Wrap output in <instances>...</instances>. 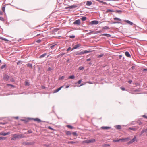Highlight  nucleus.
<instances>
[{
  "label": "nucleus",
  "mask_w": 147,
  "mask_h": 147,
  "mask_svg": "<svg viewBox=\"0 0 147 147\" xmlns=\"http://www.w3.org/2000/svg\"><path fill=\"white\" fill-rule=\"evenodd\" d=\"M14 135L16 136L17 138L21 139L25 137L24 135L23 134H14Z\"/></svg>",
  "instance_id": "f257e3e1"
},
{
  "label": "nucleus",
  "mask_w": 147,
  "mask_h": 147,
  "mask_svg": "<svg viewBox=\"0 0 147 147\" xmlns=\"http://www.w3.org/2000/svg\"><path fill=\"white\" fill-rule=\"evenodd\" d=\"M96 141L94 139H92L90 140H86L84 141V142L86 143H94Z\"/></svg>",
  "instance_id": "f03ea898"
},
{
  "label": "nucleus",
  "mask_w": 147,
  "mask_h": 147,
  "mask_svg": "<svg viewBox=\"0 0 147 147\" xmlns=\"http://www.w3.org/2000/svg\"><path fill=\"white\" fill-rule=\"evenodd\" d=\"M98 23L99 22L98 20H93L90 22V25L91 26L96 25L98 24Z\"/></svg>",
  "instance_id": "7ed1b4c3"
},
{
  "label": "nucleus",
  "mask_w": 147,
  "mask_h": 147,
  "mask_svg": "<svg viewBox=\"0 0 147 147\" xmlns=\"http://www.w3.org/2000/svg\"><path fill=\"white\" fill-rule=\"evenodd\" d=\"M35 141L26 142H25V144L26 145H33L35 143Z\"/></svg>",
  "instance_id": "20e7f679"
},
{
  "label": "nucleus",
  "mask_w": 147,
  "mask_h": 147,
  "mask_svg": "<svg viewBox=\"0 0 147 147\" xmlns=\"http://www.w3.org/2000/svg\"><path fill=\"white\" fill-rule=\"evenodd\" d=\"M10 78V76L8 75L5 74L4 75L3 79L5 81H7L9 80V78Z\"/></svg>",
  "instance_id": "39448f33"
},
{
  "label": "nucleus",
  "mask_w": 147,
  "mask_h": 147,
  "mask_svg": "<svg viewBox=\"0 0 147 147\" xmlns=\"http://www.w3.org/2000/svg\"><path fill=\"white\" fill-rule=\"evenodd\" d=\"M31 119L34 120L35 121H36L38 123H39L40 122H45V121H44L41 120L40 119H39L38 118H31Z\"/></svg>",
  "instance_id": "423d86ee"
},
{
  "label": "nucleus",
  "mask_w": 147,
  "mask_h": 147,
  "mask_svg": "<svg viewBox=\"0 0 147 147\" xmlns=\"http://www.w3.org/2000/svg\"><path fill=\"white\" fill-rule=\"evenodd\" d=\"M137 140L136 139V136H134V138L131 139V140L128 142V144H131L132 143L135 141H137Z\"/></svg>",
  "instance_id": "0eeeda50"
},
{
  "label": "nucleus",
  "mask_w": 147,
  "mask_h": 147,
  "mask_svg": "<svg viewBox=\"0 0 147 147\" xmlns=\"http://www.w3.org/2000/svg\"><path fill=\"white\" fill-rule=\"evenodd\" d=\"M128 138H122L121 139H118V140H113V142H119L120 141H123V140H125V141H126L127 139Z\"/></svg>",
  "instance_id": "6e6552de"
},
{
  "label": "nucleus",
  "mask_w": 147,
  "mask_h": 147,
  "mask_svg": "<svg viewBox=\"0 0 147 147\" xmlns=\"http://www.w3.org/2000/svg\"><path fill=\"white\" fill-rule=\"evenodd\" d=\"M11 132L10 131H9L6 133L4 131H2L0 133V135L5 136L9 134Z\"/></svg>",
  "instance_id": "1a4fd4ad"
},
{
  "label": "nucleus",
  "mask_w": 147,
  "mask_h": 147,
  "mask_svg": "<svg viewBox=\"0 0 147 147\" xmlns=\"http://www.w3.org/2000/svg\"><path fill=\"white\" fill-rule=\"evenodd\" d=\"M63 86H61L55 90L53 91V93H55L58 92L62 88Z\"/></svg>",
  "instance_id": "9d476101"
},
{
  "label": "nucleus",
  "mask_w": 147,
  "mask_h": 147,
  "mask_svg": "<svg viewBox=\"0 0 147 147\" xmlns=\"http://www.w3.org/2000/svg\"><path fill=\"white\" fill-rule=\"evenodd\" d=\"M31 120V118H27L26 119H21V121H24L25 123H26L29 121V120Z\"/></svg>",
  "instance_id": "9b49d317"
},
{
  "label": "nucleus",
  "mask_w": 147,
  "mask_h": 147,
  "mask_svg": "<svg viewBox=\"0 0 147 147\" xmlns=\"http://www.w3.org/2000/svg\"><path fill=\"white\" fill-rule=\"evenodd\" d=\"M74 24H76L78 25H80V19H78L75 20L73 23Z\"/></svg>",
  "instance_id": "f8f14e48"
},
{
  "label": "nucleus",
  "mask_w": 147,
  "mask_h": 147,
  "mask_svg": "<svg viewBox=\"0 0 147 147\" xmlns=\"http://www.w3.org/2000/svg\"><path fill=\"white\" fill-rule=\"evenodd\" d=\"M77 7V6L76 5H73L71 6H69L68 7H66L65 8V9H67L68 8L70 9H74L76 8Z\"/></svg>",
  "instance_id": "ddd939ff"
},
{
  "label": "nucleus",
  "mask_w": 147,
  "mask_h": 147,
  "mask_svg": "<svg viewBox=\"0 0 147 147\" xmlns=\"http://www.w3.org/2000/svg\"><path fill=\"white\" fill-rule=\"evenodd\" d=\"M82 53L83 54H86L88 53H91L92 52V50H83L82 51Z\"/></svg>",
  "instance_id": "4468645a"
},
{
  "label": "nucleus",
  "mask_w": 147,
  "mask_h": 147,
  "mask_svg": "<svg viewBox=\"0 0 147 147\" xmlns=\"http://www.w3.org/2000/svg\"><path fill=\"white\" fill-rule=\"evenodd\" d=\"M111 127L109 126H102L101 127V128L103 129L107 130L111 128Z\"/></svg>",
  "instance_id": "2eb2a0df"
},
{
  "label": "nucleus",
  "mask_w": 147,
  "mask_h": 147,
  "mask_svg": "<svg viewBox=\"0 0 147 147\" xmlns=\"http://www.w3.org/2000/svg\"><path fill=\"white\" fill-rule=\"evenodd\" d=\"M101 36H107V37H109L111 36V35L107 33H104L102 34Z\"/></svg>",
  "instance_id": "dca6fc26"
},
{
  "label": "nucleus",
  "mask_w": 147,
  "mask_h": 147,
  "mask_svg": "<svg viewBox=\"0 0 147 147\" xmlns=\"http://www.w3.org/2000/svg\"><path fill=\"white\" fill-rule=\"evenodd\" d=\"M147 132V128L145 129H143L141 131V133L140 134V136H141L142 134L145 132Z\"/></svg>",
  "instance_id": "f3484780"
},
{
  "label": "nucleus",
  "mask_w": 147,
  "mask_h": 147,
  "mask_svg": "<svg viewBox=\"0 0 147 147\" xmlns=\"http://www.w3.org/2000/svg\"><path fill=\"white\" fill-rule=\"evenodd\" d=\"M124 21L127 23L129 24L130 25H132L133 24L132 22L128 20H125Z\"/></svg>",
  "instance_id": "a211bd4d"
},
{
  "label": "nucleus",
  "mask_w": 147,
  "mask_h": 147,
  "mask_svg": "<svg viewBox=\"0 0 147 147\" xmlns=\"http://www.w3.org/2000/svg\"><path fill=\"white\" fill-rule=\"evenodd\" d=\"M75 55H83L82 51L80 52L79 51H78L76 52L75 53Z\"/></svg>",
  "instance_id": "6ab92c4d"
},
{
  "label": "nucleus",
  "mask_w": 147,
  "mask_h": 147,
  "mask_svg": "<svg viewBox=\"0 0 147 147\" xmlns=\"http://www.w3.org/2000/svg\"><path fill=\"white\" fill-rule=\"evenodd\" d=\"M27 67L30 68L31 69L33 68L32 64L28 63L26 65Z\"/></svg>",
  "instance_id": "aec40b11"
},
{
  "label": "nucleus",
  "mask_w": 147,
  "mask_h": 147,
  "mask_svg": "<svg viewBox=\"0 0 147 147\" xmlns=\"http://www.w3.org/2000/svg\"><path fill=\"white\" fill-rule=\"evenodd\" d=\"M65 133L68 136H69L71 135V132L70 131H65Z\"/></svg>",
  "instance_id": "412c9836"
},
{
  "label": "nucleus",
  "mask_w": 147,
  "mask_h": 147,
  "mask_svg": "<svg viewBox=\"0 0 147 147\" xmlns=\"http://www.w3.org/2000/svg\"><path fill=\"white\" fill-rule=\"evenodd\" d=\"M125 55L128 57H131L130 54L128 51H126L125 53Z\"/></svg>",
  "instance_id": "4be33fe9"
},
{
  "label": "nucleus",
  "mask_w": 147,
  "mask_h": 147,
  "mask_svg": "<svg viewBox=\"0 0 147 147\" xmlns=\"http://www.w3.org/2000/svg\"><path fill=\"white\" fill-rule=\"evenodd\" d=\"M115 128L118 129L119 130L121 129V126L120 125H116L115 126Z\"/></svg>",
  "instance_id": "5701e85b"
},
{
  "label": "nucleus",
  "mask_w": 147,
  "mask_h": 147,
  "mask_svg": "<svg viewBox=\"0 0 147 147\" xmlns=\"http://www.w3.org/2000/svg\"><path fill=\"white\" fill-rule=\"evenodd\" d=\"M75 78V76L74 75H70L68 76V78L69 79H74Z\"/></svg>",
  "instance_id": "b1692460"
},
{
  "label": "nucleus",
  "mask_w": 147,
  "mask_h": 147,
  "mask_svg": "<svg viewBox=\"0 0 147 147\" xmlns=\"http://www.w3.org/2000/svg\"><path fill=\"white\" fill-rule=\"evenodd\" d=\"M86 4L87 6H90L92 4V2L91 1H88L86 2Z\"/></svg>",
  "instance_id": "393cba45"
},
{
  "label": "nucleus",
  "mask_w": 147,
  "mask_h": 147,
  "mask_svg": "<svg viewBox=\"0 0 147 147\" xmlns=\"http://www.w3.org/2000/svg\"><path fill=\"white\" fill-rule=\"evenodd\" d=\"M96 1L102 3L104 5H107V3L106 2H104L102 1V0H96Z\"/></svg>",
  "instance_id": "a878e982"
},
{
  "label": "nucleus",
  "mask_w": 147,
  "mask_h": 147,
  "mask_svg": "<svg viewBox=\"0 0 147 147\" xmlns=\"http://www.w3.org/2000/svg\"><path fill=\"white\" fill-rule=\"evenodd\" d=\"M47 53H44L42 54V55H40L39 57V58H42L43 57H45L47 55Z\"/></svg>",
  "instance_id": "bb28decb"
},
{
  "label": "nucleus",
  "mask_w": 147,
  "mask_h": 147,
  "mask_svg": "<svg viewBox=\"0 0 147 147\" xmlns=\"http://www.w3.org/2000/svg\"><path fill=\"white\" fill-rule=\"evenodd\" d=\"M115 11L113 10H112V9H108L105 12L106 13H107L108 12H115Z\"/></svg>",
  "instance_id": "cd10ccee"
},
{
  "label": "nucleus",
  "mask_w": 147,
  "mask_h": 147,
  "mask_svg": "<svg viewBox=\"0 0 147 147\" xmlns=\"http://www.w3.org/2000/svg\"><path fill=\"white\" fill-rule=\"evenodd\" d=\"M86 19H87V17L86 16H84L82 17L81 18L82 20L83 21H85V20H86Z\"/></svg>",
  "instance_id": "c85d7f7f"
},
{
  "label": "nucleus",
  "mask_w": 147,
  "mask_h": 147,
  "mask_svg": "<svg viewBox=\"0 0 147 147\" xmlns=\"http://www.w3.org/2000/svg\"><path fill=\"white\" fill-rule=\"evenodd\" d=\"M115 12L116 13L121 14V13L122 12V11L120 10H116L115 11Z\"/></svg>",
  "instance_id": "c756f323"
},
{
  "label": "nucleus",
  "mask_w": 147,
  "mask_h": 147,
  "mask_svg": "<svg viewBox=\"0 0 147 147\" xmlns=\"http://www.w3.org/2000/svg\"><path fill=\"white\" fill-rule=\"evenodd\" d=\"M13 137L11 139V140L12 141H15L16 139H17L16 138V136H15L14 134L13 135Z\"/></svg>",
  "instance_id": "7c9ffc66"
},
{
  "label": "nucleus",
  "mask_w": 147,
  "mask_h": 147,
  "mask_svg": "<svg viewBox=\"0 0 147 147\" xmlns=\"http://www.w3.org/2000/svg\"><path fill=\"white\" fill-rule=\"evenodd\" d=\"M81 46V45L80 44H78L76 45H75V46L74 47H75V48H76V49H77L78 48V47H79Z\"/></svg>",
  "instance_id": "2f4dec72"
},
{
  "label": "nucleus",
  "mask_w": 147,
  "mask_h": 147,
  "mask_svg": "<svg viewBox=\"0 0 147 147\" xmlns=\"http://www.w3.org/2000/svg\"><path fill=\"white\" fill-rule=\"evenodd\" d=\"M128 129L129 130H132L134 131H136L137 130L136 129L132 127H129L128 128Z\"/></svg>",
  "instance_id": "473e14b6"
},
{
  "label": "nucleus",
  "mask_w": 147,
  "mask_h": 147,
  "mask_svg": "<svg viewBox=\"0 0 147 147\" xmlns=\"http://www.w3.org/2000/svg\"><path fill=\"white\" fill-rule=\"evenodd\" d=\"M109 29V27L107 26H105L102 27V30H108Z\"/></svg>",
  "instance_id": "72a5a7b5"
},
{
  "label": "nucleus",
  "mask_w": 147,
  "mask_h": 147,
  "mask_svg": "<svg viewBox=\"0 0 147 147\" xmlns=\"http://www.w3.org/2000/svg\"><path fill=\"white\" fill-rule=\"evenodd\" d=\"M114 19L115 20H117V21H121V19L117 17H116L114 18Z\"/></svg>",
  "instance_id": "f704fd0d"
},
{
  "label": "nucleus",
  "mask_w": 147,
  "mask_h": 147,
  "mask_svg": "<svg viewBox=\"0 0 147 147\" xmlns=\"http://www.w3.org/2000/svg\"><path fill=\"white\" fill-rule=\"evenodd\" d=\"M59 30V29L58 28H54L52 32H55Z\"/></svg>",
  "instance_id": "c9c22d12"
},
{
  "label": "nucleus",
  "mask_w": 147,
  "mask_h": 147,
  "mask_svg": "<svg viewBox=\"0 0 147 147\" xmlns=\"http://www.w3.org/2000/svg\"><path fill=\"white\" fill-rule=\"evenodd\" d=\"M102 31H103L102 30H98V31H97L95 32L94 34H98V33L102 32Z\"/></svg>",
  "instance_id": "e433bc0d"
},
{
  "label": "nucleus",
  "mask_w": 147,
  "mask_h": 147,
  "mask_svg": "<svg viewBox=\"0 0 147 147\" xmlns=\"http://www.w3.org/2000/svg\"><path fill=\"white\" fill-rule=\"evenodd\" d=\"M66 126L68 128L70 129H73L74 128L71 125H67Z\"/></svg>",
  "instance_id": "4c0bfd02"
},
{
  "label": "nucleus",
  "mask_w": 147,
  "mask_h": 147,
  "mask_svg": "<svg viewBox=\"0 0 147 147\" xmlns=\"http://www.w3.org/2000/svg\"><path fill=\"white\" fill-rule=\"evenodd\" d=\"M8 5L7 4L5 5H4L2 7V10L4 12H5V7L6 5Z\"/></svg>",
  "instance_id": "58836bf2"
},
{
  "label": "nucleus",
  "mask_w": 147,
  "mask_h": 147,
  "mask_svg": "<svg viewBox=\"0 0 147 147\" xmlns=\"http://www.w3.org/2000/svg\"><path fill=\"white\" fill-rule=\"evenodd\" d=\"M65 54V53H63L60 54H59V55H58V57H62V56H63Z\"/></svg>",
  "instance_id": "ea45409f"
},
{
  "label": "nucleus",
  "mask_w": 147,
  "mask_h": 147,
  "mask_svg": "<svg viewBox=\"0 0 147 147\" xmlns=\"http://www.w3.org/2000/svg\"><path fill=\"white\" fill-rule=\"evenodd\" d=\"M121 22H109V23L111 24H120L121 23Z\"/></svg>",
  "instance_id": "a19ab883"
},
{
  "label": "nucleus",
  "mask_w": 147,
  "mask_h": 147,
  "mask_svg": "<svg viewBox=\"0 0 147 147\" xmlns=\"http://www.w3.org/2000/svg\"><path fill=\"white\" fill-rule=\"evenodd\" d=\"M0 39L3 40L5 41H9L8 39L3 37H1Z\"/></svg>",
  "instance_id": "79ce46f5"
},
{
  "label": "nucleus",
  "mask_w": 147,
  "mask_h": 147,
  "mask_svg": "<svg viewBox=\"0 0 147 147\" xmlns=\"http://www.w3.org/2000/svg\"><path fill=\"white\" fill-rule=\"evenodd\" d=\"M6 65L5 64L3 65L2 66H1V69H3L4 68H5L6 67Z\"/></svg>",
  "instance_id": "37998d69"
},
{
  "label": "nucleus",
  "mask_w": 147,
  "mask_h": 147,
  "mask_svg": "<svg viewBox=\"0 0 147 147\" xmlns=\"http://www.w3.org/2000/svg\"><path fill=\"white\" fill-rule=\"evenodd\" d=\"M84 69V67L83 66H80L79 67L78 69L79 70H83Z\"/></svg>",
  "instance_id": "c03bdc74"
},
{
  "label": "nucleus",
  "mask_w": 147,
  "mask_h": 147,
  "mask_svg": "<svg viewBox=\"0 0 147 147\" xmlns=\"http://www.w3.org/2000/svg\"><path fill=\"white\" fill-rule=\"evenodd\" d=\"M72 134L74 136H78V134H77L76 131L73 132Z\"/></svg>",
  "instance_id": "a18cd8bd"
},
{
  "label": "nucleus",
  "mask_w": 147,
  "mask_h": 147,
  "mask_svg": "<svg viewBox=\"0 0 147 147\" xmlns=\"http://www.w3.org/2000/svg\"><path fill=\"white\" fill-rule=\"evenodd\" d=\"M110 145L109 144H104L102 145V146L103 147H108L110 146Z\"/></svg>",
  "instance_id": "49530a36"
},
{
  "label": "nucleus",
  "mask_w": 147,
  "mask_h": 147,
  "mask_svg": "<svg viewBox=\"0 0 147 147\" xmlns=\"http://www.w3.org/2000/svg\"><path fill=\"white\" fill-rule=\"evenodd\" d=\"M6 138V137H0V140H5Z\"/></svg>",
  "instance_id": "de8ad7c7"
},
{
  "label": "nucleus",
  "mask_w": 147,
  "mask_h": 147,
  "mask_svg": "<svg viewBox=\"0 0 147 147\" xmlns=\"http://www.w3.org/2000/svg\"><path fill=\"white\" fill-rule=\"evenodd\" d=\"M48 129H50V130H53V131H55V130L53 128H52V127H51L50 126H48Z\"/></svg>",
  "instance_id": "09e8293b"
},
{
  "label": "nucleus",
  "mask_w": 147,
  "mask_h": 147,
  "mask_svg": "<svg viewBox=\"0 0 147 147\" xmlns=\"http://www.w3.org/2000/svg\"><path fill=\"white\" fill-rule=\"evenodd\" d=\"M22 63V61L21 60H19L17 62V64L18 65H19L20 64H21Z\"/></svg>",
  "instance_id": "8fccbe9b"
},
{
  "label": "nucleus",
  "mask_w": 147,
  "mask_h": 147,
  "mask_svg": "<svg viewBox=\"0 0 147 147\" xmlns=\"http://www.w3.org/2000/svg\"><path fill=\"white\" fill-rule=\"evenodd\" d=\"M81 82H82V80H78L77 82L75 84H79L81 83Z\"/></svg>",
  "instance_id": "3c124183"
},
{
  "label": "nucleus",
  "mask_w": 147,
  "mask_h": 147,
  "mask_svg": "<svg viewBox=\"0 0 147 147\" xmlns=\"http://www.w3.org/2000/svg\"><path fill=\"white\" fill-rule=\"evenodd\" d=\"M104 54H102L99 55L98 56V58L101 57H102L104 56Z\"/></svg>",
  "instance_id": "603ef678"
},
{
  "label": "nucleus",
  "mask_w": 147,
  "mask_h": 147,
  "mask_svg": "<svg viewBox=\"0 0 147 147\" xmlns=\"http://www.w3.org/2000/svg\"><path fill=\"white\" fill-rule=\"evenodd\" d=\"M140 90L139 89H136L134 90V91L135 92H140Z\"/></svg>",
  "instance_id": "864d4df0"
},
{
  "label": "nucleus",
  "mask_w": 147,
  "mask_h": 147,
  "mask_svg": "<svg viewBox=\"0 0 147 147\" xmlns=\"http://www.w3.org/2000/svg\"><path fill=\"white\" fill-rule=\"evenodd\" d=\"M137 123H138L139 125H140L142 124V122L141 121H140L139 120L137 121Z\"/></svg>",
  "instance_id": "5fc2aeb1"
},
{
  "label": "nucleus",
  "mask_w": 147,
  "mask_h": 147,
  "mask_svg": "<svg viewBox=\"0 0 147 147\" xmlns=\"http://www.w3.org/2000/svg\"><path fill=\"white\" fill-rule=\"evenodd\" d=\"M69 37L70 38L73 39L75 38V36L74 35H71V36H69Z\"/></svg>",
  "instance_id": "6e6d98bb"
},
{
  "label": "nucleus",
  "mask_w": 147,
  "mask_h": 147,
  "mask_svg": "<svg viewBox=\"0 0 147 147\" xmlns=\"http://www.w3.org/2000/svg\"><path fill=\"white\" fill-rule=\"evenodd\" d=\"M64 78V76H61L60 77H59V80H61L63 79Z\"/></svg>",
  "instance_id": "4d7b16f0"
},
{
  "label": "nucleus",
  "mask_w": 147,
  "mask_h": 147,
  "mask_svg": "<svg viewBox=\"0 0 147 147\" xmlns=\"http://www.w3.org/2000/svg\"><path fill=\"white\" fill-rule=\"evenodd\" d=\"M41 40L40 39H38L36 41V42L38 43H40L41 42Z\"/></svg>",
  "instance_id": "13d9d810"
},
{
  "label": "nucleus",
  "mask_w": 147,
  "mask_h": 147,
  "mask_svg": "<svg viewBox=\"0 0 147 147\" xmlns=\"http://www.w3.org/2000/svg\"><path fill=\"white\" fill-rule=\"evenodd\" d=\"M68 144H70V143H71V144H74L75 143V142H74V141H69L68 142Z\"/></svg>",
  "instance_id": "bf43d9fd"
},
{
  "label": "nucleus",
  "mask_w": 147,
  "mask_h": 147,
  "mask_svg": "<svg viewBox=\"0 0 147 147\" xmlns=\"http://www.w3.org/2000/svg\"><path fill=\"white\" fill-rule=\"evenodd\" d=\"M0 20L2 21H4V18L0 16Z\"/></svg>",
  "instance_id": "052dcab7"
},
{
  "label": "nucleus",
  "mask_w": 147,
  "mask_h": 147,
  "mask_svg": "<svg viewBox=\"0 0 147 147\" xmlns=\"http://www.w3.org/2000/svg\"><path fill=\"white\" fill-rule=\"evenodd\" d=\"M25 84L26 85L28 86L29 85V82L27 81H26L25 82Z\"/></svg>",
  "instance_id": "680f3d73"
},
{
  "label": "nucleus",
  "mask_w": 147,
  "mask_h": 147,
  "mask_svg": "<svg viewBox=\"0 0 147 147\" xmlns=\"http://www.w3.org/2000/svg\"><path fill=\"white\" fill-rule=\"evenodd\" d=\"M7 123V122H0V124L4 125Z\"/></svg>",
  "instance_id": "e2e57ef3"
},
{
  "label": "nucleus",
  "mask_w": 147,
  "mask_h": 147,
  "mask_svg": "<svg viewBox=\"0 0 147 147\" xmlns=\"http://www.w3.org/2000/svg\"><path fill=\"white\" fill-rule=\"evenodd\" d=\"M120 89L122 90L123 91L125 90V88L124 87H121Z\"/></svg>",
  "instance_id": "0e129e2a"
},
{
  "label": "nucleus",
  "mask_w": 147,
  "mask_h": 147,
  "mask_svg": "<svg viewBox=\"0 0 147 147\" xmlns=\"http://www.w3.org/2000/svg\"><path fill=\"white\" fill-rule=\"evenodd\" d=\"M142 71H144H144H145V72L147 71V68L143 69L142 70Z\"/></svg>",
  "instance_id": "69168bd1"
},
{
  "label": "nucleus",
  "mask_w": 147,
  "mask_h": 147,
  "mask_svg": "<svg viewBox=\"0 0 147 147\" xmlns=\"http://www.w3.org/2000/svg\"><path fill=\"white\" fill-rule=\"evenodd\" d=\"M90 31L88 33V34H90L94 32V31H91L90 30Z\"/></svg>",
  "instance_id": "338daca9"
},
{
  "label": "nucleus",
  "mask_w": 147,
  "mask_h": 147,
  "mask_svg": "<svg viewBox=\"0 0 147 147\" xmlns=\"http://www.w3.org/2000/svg\"><path fill=\"white\" fill-rule=\"evenodd\" d=\"M52 69H53L52 68H51L50 67H49L48 68V71H50L52 70Z\"/></svg>",
  "instance_id": "774afa93"
}]
</instances>
